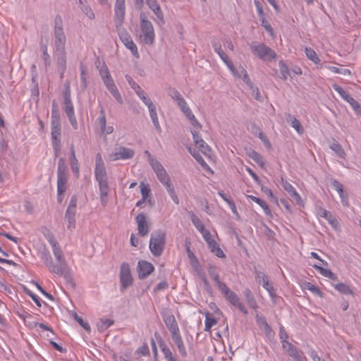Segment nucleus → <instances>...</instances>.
<instances>
[{
    "label": "nucleus",
    "mask_w": 361,
    "mask_h": 361,
    "mask_svg": "<svg viewBox=\"0 0 361 361\" xmlns=\"http://www.w3.org/2000/svg\"><path fill=\"white\" fill-rule=\"evenodd\" d=\"M165 188H166V190L168 191L170 197L173 200V201L176 204H178L179 202V200H178V197L176 194L173 184L172 183L168 184L167 185L165 186Z\"/></svg>",
    "instance_id": "nucleus-55"
},
{
    "label": "nucleus",
    "mask_w": 361,
    "mask_h": 361,
    "mask_svg": "<svg viewBox=\"0 0 361 361\" xmlns=\"http://www.w3.org/2000/svg\"><path fill=\"white\" fill-rule=\"evenodd\" d=\"M221 293L231 304L236 307L241 312L244 314H247V308L245 305L240 302L238 295L232 291L228 286Z\"/></svg>",
    "instance_id": "nucleus-8"
},
{
    "label": "nucleus",
    "mask_w": 361,
    "mask_h": 361,
    "mask_svg": "<svg viewBox=\"0 0 361 361\" xmlns=\"http://www.w3.org/2000/svg\"><path fill=\"white\" fill-rule=\"evenodd\" d=\"M243 294L249 307L253 309L254 310H257L258 308V305L255 300V296L252 291L250 290V288H245L243 292Z\"/></svg>",
    "instance_id": "nucleus-27"
},
{
    "label": "nucleus",
    "mask_w": 361,
    "mask_h": 361,
    "mask_svg": "<svg viewBox=\"0 0 361 361\" xmlns=\"http://www.w3.org/2000/svg\"><path fill=\"white\" fill-rule=\"evenodd\" d=\"M97 120H98V123L100 126L101 133L102 134L108 135V134H111L113 133V131H114L113 126L106 127V116H105V111H104L103 106H100L99 116V118Z\"/></svg>",
    "instance_id": "nucleus-16"
},
{
    "label": "nucleus",
    "mask_w": 361,
    "mask_h": 361,
    "mask_svg": "<svg viewBox=\"0 0 361 361\" xmlns=\"http://www.w3.org/2000/svg\"><path fill=\"white\" fill-rule=\"evenodd\" d=\"M57 68H66V52L65 49L56 50Z\"/></svg>",
    "instance_id": "nucleus-24"
},
{
    "label": "nucleus",
    "mask_w": 361,
    "mask_h": 361,
    "mask_svg": "<svg viewBox=\"0 0 361 361\" xmlns=\"http://www.w3.org/2000/svg\"><path fill=\"white\" fill-rule=\"evenodd\" d=\"M171 338L177 346V348L182 355V357H185L188 355L187 350L185 349V345L183 343V341L182 339L181 335L180 333L176 334L173 336H171Z\"/></svg>",
    "instance_id": "nucleus-22"
},
{
    "label": "nucleus",
    "mask_w": 361,
    "mask_h": 361,
    "mask_svg": "<svg viewBox=\"0 0 361 361\" xmlns=\"http://www.w3.org/2000/svg\"><path fill=\"white\" fill-rule=\"evenodd\" d=\"M140 190L142 194V197L147 200L148 196L151 192L149 185L148 184H145L144 183H140Z\"/></svg>",
    "instance_id": "nucleus-62"
},
{
    "label": "nucleus",
    "mask_w": 361,
    "mask_h": 361,
    "mask_svg": "<svg viewBox=\"0 0 361 361\" xmlns=\"http://www.w3.org/2000/svg\"><path fill=\"white\" fill-rule=\"evenodd\" d=\"M320 216L326 219L331 225L334 226L337 223V220L332 216L330 212L323 208H320Z\"/></svg>",
    "instance_id": "nucleus-44"
},
{
    "label": "nucleus",
    "mask_w": 361,
    "mask_h": 361,
    "mask_svg": "<svg viewBox=\"0 0 361 361\" xmlns=\"http://www.w3.org/2000/svg\"><path fill=\"white\" fill-rule=\"evenodd\" d=\"M61 121L51 123V142H61Z\"/></svg>",
    "instance_id": "nucleus-18"
},
{
    "label": "nucleus",
    "mask_w": 361,
    "mask_h": 361,
    "mask_svg": "<svg viewBox=\"0 0 361 361\" xmlns=\"http://www.w3.org/2000/svg\"><path fill=\"white\" fill-rule=\"evenodd\" d=\"M190 219L194 224V226L196 227V228L200 231V230H203L204 228V225L202 222V221L200 219V218L195 214L192 212H190Z\"/></svg>",
    "instance_id": "nucleus-47"
},
{
    "label": "nucleus",
    "mask_w": 361,
    "mask_h": 361,
    "mask_svg": "<svg viewBox=\"0 0 361 361\" xmlns=\"http://www.w3.org/2000/svg\"><path fill=\"white\" fill-rule=\"evenodd\" d=\"M152 11L154 12V13L156 15L157 18V23L159 25H164L165 23V20L160 6H158L157 8L152 9Z\"/></svg>",
    "instance_id": "nucleus-50"
},
{
    "label": "nucleus",
    "mask_w": 361,
    "mask_h": 361,
    "mask_svg": "<svg viewBox=\"0 0 361 361\" xmlns=\"http://www.w3.org/2000/svg\"><path fill=\"white\" fill-rule=\"evenodd\" d=\"M114 12L116 28H122L126 15L125 0H116Z\"/></svg>",
    "instance_id": "nucleus-10"
},
{
    "label": "nucleus",
    "mask_w": 361,
    "mask_h": 361,
    "mask_svg": "<svg viewBox=\"0 0 361 361\" xmlns=\"http://www.w3.org/2000/svg\"><path fill=\"white\" fill-rule=\"evenodd\" d=\"M54 121H60L59 106L55 100H53L51 104V122Z\"/></svg>",
    "instance_id": "nucleus-45"
},
{
    "label": "nucleus",
    "mask_w": 361,
    "mask_h": 361,
    "mask_svg": "<svg viewBox=\"0 0 361 361\" xmlns=\"http://www.w3.org/2000/svg\"><path fill=\"white\" fill-rule=\"evenodd\" d=\"M78 198L76 195H73L70 200L68 208L66 211L65 218L68 220V228L72 230L75 227V212Z\"/></svg>",
    "instance_id": "nucleus-9"
},
{
    "label": "nucleus",
    "mask_w": 361,
    "mask_h": 361,
    "mask_svg": "<svg viewBox=\"0 0 361 361\" xmlns=\"http://www.w3.org/2000/svg\"><path fill=\"white\" fill-rule=\"evenodd\" d=\"M334 288L336 290H337L339 293L342 294L354 295V293L353 292L350 286L346 285L345 283H339L335 284Z\"/></svg>",
    "instance_id": "nucleus-37"
},
{
    "label": "nucleus",
    "mask_w": 361,
    "mask_h": 361,
    "mask_svg": "<svg viewBox=\"0 0 361 361\" xmlns=\"http://www.w3.org/2000/svg\"><path fill=\"white\" fill-rule=\"evenodd\" d=\"M94 176L96 180L99 183L101 202L104 206L108 201L109 186L106 170L100 153H97L96 155Z\"/></svg>",
    "instance_id": "nucleus-2"
},
{
    "label": "nucleus",
    "mask_w": 361,
    "mask_h": 361,
    "mask_svg": "<svg viewBox=\"0 0 361 361\" xmlns=\"http://www.w3.org/2000/svg\"><path fill=\"white\" fill-rule=\"evenodd\" d=\"M188 151L192 154V156L196 159V161L205 169H209V166L204 161L202 157L200 154L196 151L195 148L189 147Z\"/></svg>",
    "instance_id": "nucleus-34"
},
{
    "label": "nucleus",
    "mask_w": 361,
    "mask_h": 361,
    "mask_svg": "<svg viewBox=\"0 0 361 361\" xmlns=\"http://www.w3.org/2000/svg\"><path fill=\"white\" fill-rule=\"evenodd\" d=\"M330 148L337 154L340 158L344 159L345 157V152L343 149L342 146L335 140L334 142L330 145Z\"/></svg>",
    "instance_id": "nucleus-36"
},
{
    "label": "nucleus",
    "mask_w": 361,
    "mask_h": 361,
    "mask_svg": "<svg viewBox=\"0 0 361 361\" xmlns=\"http://www.w3.org/2000/svg\"><path fill=\"white\" fill-rule=\"evenodd\" d=\"M145 154L147 156L148 161L155 173L165 169L161 164L155 157L151 155L149 151L146 150Z\"/></svg>",
    "instance_id": "nucleus-25"
},
{
    "label": "nucleus",
    "mask_w": 361,
    "mask_h": 361,
    "mask_svg": "<svg viewBox=\"0 0 361 361\" xmlns=\"http://www.w3.org/2000/svg\"><path fill=\"white\" fill-rule=\"evenodd\" d=\"M254 4L256 6L257 13L259 15V20L261 21V25L263 26L265 30L269 32L271 35L273 34V28L270 23L266 20L265 13L263 11V6L262 4L257 1L255 0Z\"/></svg>",
    "instance_id": "nucleus-14"
},
{
    "label": "nucleus",
    "mask_w": 361,
    "mask_h": 361,
    "mask_svg": "<svg viewBox=\"0 0 361 361\" xmlns=\"http://www.w3.org/2000/svg\"><path fill=\"white\" fill-rule=\"evenodd\" d=\"M114 321L109 319H101L97 324V329L99 332L106 330L110 326L113 325Z\"/></svg>",
    "instance_id": "nucleus-35"
},
{
    "label": "nucleus",
    "mask_w": 361,
    "mask_h": 361,
    "mask_svg": "<svg viewBox=\"0 0 361 361\" xmlns=\"http://www.w3.org/2000/svg\"><path fill=\"white\" fill-rule=\"evenodd\" d=\"M136 223L137 224L138 233L141 236L147 235L149 229V226L146 221V215L144 213L138 214L135 217Z\"/></svg>",
    "instance_id": "nucleus-15"
},
{
    "label": "nucleus",
    "mask_w": 361,
    "mask_h": 361,
    "mask_svg": "<svg viewBox=\"0 0 361 361\" xmlns=\"http://www.w3.org/2000/svg\"><path fill=\"white\" fill-rule=\"evenodd\" d=\"M70 164L72 171L76 175L77 177H78L80 173L79 165L78 161L75 157L73 145H72L71 147Z\"/></svg>",
    "instance_id": "nucleus-26"
},
{
    "label": "nucleus",
    "mask_w": 361,
    "mask_h": 361,
    "mask_svg": "<svg viewBox=\"0 0 361 361\" xmlns=\"http://www.w3.org/2000/svg\"><path fill=\"white\" fill-rule=\"evenodd\" d=\"M99 75H100L103 82L111 78L109 71L105 64L103 65L101 67V68L99 69Z\"/></svg>",
    "instance_id": "nucleus-61"
},
{
    "label": "nucleus",
    "mask_w": 361,
    "mask_h": 361,
    "mask_svg": "<svg viewBox=\"0 0 361 361\" xmlns=\"http://www.w3.org/2000/svg\"><path fill=\"white\" fill-rule=\"evenodd\" d=\"M44 235L52 247L56 263H54L52 257L47 249H44L40 252L41 258L44 262L50 272L59 276H63L68 283L74 286L75 283H73L72 275L60 245L51 231H48L47 233Z\"/></svg>",
    "instance_id": "nucleus-1"
},
{
    "label": "nucleus",
    "mask_w": 361,
    "mask_h": 361,
    "mask_svg": "<svg viewBox=\"0 0 361 361\" xmlns=\"http://www.w3.org/2000/svg\"><path fill=\"white\" fill-rule=\"evenodd\" d=\"M134 154L135 152L133 149L126 148L125 147H120L117 152L114 153L111 156L114 157V160H118L131 159Z\"/></svg>",
    "instance_id": "nucleus-17"
},
{
    "label": "nucleus",
    "mask_w": 361,
    "mask_h": 361,
    "mask_svg": "<svg viewBox=\"0 0 361 361\" xmlns=\"http://www.w3.org/2000/svg\"><path fill=\"white\" fill-rule=\"evenodd\" d=\"M168 94L176 102L181 99L183 97L180 92L174 87H169L168 89Z\"/></svg>",
    "instance_id": "nucleus-59"
},
{
    "label": "nucleus",
    "mask_w": 361,
    "mask_h": 361,
    "mask_svg": "<svg viewBox=\"0 0 361 361\" xmlns=\"http://www.w3.org/2000/svg\"><path fill=\"white\" fill-rule=\"evenodd\" d=\"M116 31L118 34L119 38L121 42L123 43L125 47L130 49L132 54L137 59L140 57L137 48L136 44L133 41V39L130 34L123 27L120 29H116Z\"/></svg>",
    "instance_id": "nucleus-7"
},
{
    "label": "nucleus",
    "mask_w": 361,
    "mask_h": 361,
    "mask_svg": "<svg viewBox=\"0 0 361 361\" xmlns=\"http://www.w3.org/2000/svg\"><path fill=\"white\" fill-rule=\"evenodd\" d=\"M286 118L287 122L298 132V133L300 135L303 133L304 129L300 122L294 116L290 114H287L286 115Z\"/></svg>",
    "instance_id": "nucleus-23"
},
{
    "label": "nucleus",
    "mask_w": 361,
    "mask_h": 361,
    "mask_svg": "<svg viewBox=\"0 0 361 361\" xmlns=\"http://www.w3.org/2000/svg\"><path fill=\"white\" fill-rule=\"evenodd\" d=\"M137 355L147 356L149 355V349L147 343H145L141 347L138 348L135 352Z\"/></svg>",
    "instance_id": "nucleus-63"
},
{
    "label": "nucleus",
    "mask_w": 361,
    "mask_h": 361,
    "mask_svg": "<svg viewBox=\"0 0 361 361\" xmlns=\"http://www.w3.org/2000/svg\"><path fill=\"white\" fill-rule=\"evenodd\" d=\"M165 245L166 233L164 231L158 230L152 233L149 247L154 256H161L164 252Z\"/></svg>",
    "instance_id": "nucleus-4"
},
{
    "label": "nucleus",
    "mask_w": 361,
    "mask_h": 361,
    "mask_svg": "<svg viewBox=\"0 0 361 361\" xmlns=\"http://www.w3.org/2000/svg\"><path fill=\"white\" fill-rule=\"evenodd\" d=\"M154 270V265L146 260H140L137 264V271L140 279H146Z\"/></svg>",
    "instance_id": "nucleus-13"
},
{
    "label": "nucleus",
    "mask_w": 361,
    "mask_h": 361,
    "mask_svg": "<svg viewBox=\"0 0 361 361\" xmlns=\"http://www.w3.org/2000/svg\"><path fill=\"white\" fill-rule=\"evenodd\" d=\"M281 184L283 189L288 192L290 197L296 200L298 204L302 201L300 195L297 192L293 186L283 177H281Z\"/></svg>",
    "instance_id": "nucleus-19"
},
{
    "label": "nucleus",
    "mask_w": 361,
    "mask_h": 361,
    "mask_svg": "<svg viewBox=\"0 0 361 361\" xmlns=\"http://www.w3.org/2000/svg\"><path fill=\"white\" fill-rule=\"evenodd\" d=\"M241 74L243 75V80L249 87L250 89H253V83L250 79L247 71L243 67H240Z\"/></svg>",
    "instance_id": "nucleus-58"
},
{
    "label": "nucleus",
    "mask_w": 361,
    "mask_h": 361,
    "mask_svg": "<svg viewBox=\"0 0 361 361\" xmlns=\"http://www.w3.org/2000/svg\"><path fill=\"white\" fill-rule=\"evenodd\" d=\"M165 188H166V190L168 191L170 197L173 200V201L176 204H178L179 202V200H178V197L176 194L173 184L172 183L168 184L167 185L165 186Z\"/></svg>",
    "instance_id": "nucleus-54"
},
{
    "label": "nucleus",
    "mask_w": 361,
    "mask_h": 361,
    "mask_svg": "<svg viewBox=\"0 0 361 361\" xmlns=\"http://www.w3.org/2000/svg\"><path fill=\"white\" fill-rule=\"evenodd\" d=\"M40 48L42 51V59L44 60L45 67L50 66L51 57L47 51V45L46 44L41 43Z\"/></svg>",
    "instance_id": "nucleus-43"
},
{
    "label": "nucleus",
    "mask_w": 361,
    "mask_h": 361,
    "mask_svg": "<svg viewBox=\"0 0 361 361\" xmlns=\"http://www.w3.org/2000/svg\"><path fill=\"white\" fill-rule=\"evenodd\" d=\"M104 83L105 86L106 87V88L109 90V91L111 92V94L114 96V97L119 103L121 104L123 102L122 97H121L116 85L114 84V82L112 78L104 81Z\"/></svg>",
    "instance_id": "nucleus-20"
},
{
    "label": "nucleus",
    "mask_w": 361,
    "mask_h": 361,
    "mask_svg": "<svg viewBox=\"0 0 361 361\" xmlns=\"http://www.w3.org/2000/svg\"><path fill=\"white\" fill-rule=\"evenodd\" d=\"M212 277L215 281L220 292H221L224 289H225L227 287L226 283L220 280L219 275L218 274V273L215 275L212 276Z\"/></svg>",
    "instance_id": "nucleus-64"
},
{
    "label": "nucleus",
    "mask_w": 361,
    "mask_h": 361,
    "mask_svg": "<svg viewBox=\"0 0 361 361\" xmlns=\"http://www.w3.org/2000/svg\"><path fill=\"white\" fill-rule=\"evenodd\" d=\"M250 48L252 53L262 61L276 60L277 58L276 51L264 43L252 42Z\"/></svg>",
    "instance_id": "nucleus-5"
},
{
    "label": "nucleus",
    "mask_w": 361,
    "mask_h": 361,
    "mask_svg": "<svg viewBox=\"0 0 361 361\" xmlns=\"http://www.w3.org/2000/svg\"><path fill=\"white\" fill-rule=\"evenodd\" d=\"M281 343L283 350L286 351L288 355L297 350V348L288 341H283Z\"/></svg>",
    "instance_id": "nucleus-51"
},
{
    "label": "nucleus",
    "mask_w": 361,
    "mask_h": 361,
    "mask_svg": "<svg viewBox=\"0 0 361 361\" xmlns=\"http://www.w3.org/2000/svg\"><path fill=\"white\" fill-rule=\"evenodd\" d=\"M279 69H280V78L283 80H286L288 78V75H290V70L288 67L286 65L285 62L283 60L279 61Z\"/></svg>",
    "instance_id": "nucleus-40"
},
{
    "label": "nucleus",
    "mask_w": 361,
    "mask_h": 361,
    "mask_svg": "<svg viewBox=\"0 0 361 361\" xmlns=\"http://www.w3.org/2000/svg\"><path fill=\"white\" fill-rule=\"evenodd\" d=\"M120 281H121V290L124 291L127 288L133 284V276L130 265L127 262H123L120 268Z\"/></svg>",
    "instance_id": "nucleus-6"
},
{
    "label": "nucleus",
    "mask_w": 361,
    "mask_h": 361,
    "mask_svg": "<svg viewBox=\"0 0 361 361\" xmlns=\"http://www.w3.org/2000/svg\"><path fill=\"white\" fill-rule=\"evenodd\" d=\"M63 110L66 115L74 114V107L71 97V87L70 81L66 80L64 85V90L63 91Z\"/></svg>",
    "instance_id": "nucleus-11"
},
{
    "label": "nucleus",
    "mask_w": 361,
    "mask_h": 361,
    "mask_svg": "<svg viewBox=\"0 0 361 361\" xmlns=\"http://www.w3.org/2000/svg\"><path fill=\"white\" fill-rule=\"evenodd\" d=\"M212 47L215 51V52L219 56L223 61H226L229 57L225 54V52L222 50L221 44L219 42H213Z\"/></svg>",
    "instance_id": "nucleus-46"
},
{
    "label": "nucleus",
    "mask_w": 361,
    "mask_h": 361,
    "mask_svg": "<svg viewBox=\"0 0 361 361\" xmlns=\"http://www.w3.org/2000/svg\"><path fill=\"white\" fill-rule=\"evenodd\" d=\"M217 321L216 319L211 317L209 313L206 314V319H205V326H204V331H210L211 328L216 324Z\"/></svg>",
    "instance_id": "nucleus-49"
},
{
    "label": "nucleus",
    "mask_w": 361,
    "mask_h": 361,
    "mask_svg": "<svg viewBox=\"0 0 361 361\" xmlns=\"http://www.w3.org/2000/svg\"><path fill=\"white\" fill-rule=\"evenodd\" d=\"M140 20L142 41L145 44H153L155 39L154 27L152 23L147 19V16L145 12L140 13Z\"/></svg>",
    "instance_id": "nucleus-3"
},
{
    "label": "nucleus",
    "mask_w": 361,
    "mask_h": 361,
    "mask_svg": "<svg viewBox=\"0 0 361 361\" xmlns=\"http://www.w3.org/2000/svg\"><path fill=\"white\" fill-rule=\"evenodd\" d=\"M256 322L259 327L263 328L266 334L269 335L271 334V328L267 323L266 318L264 317L259 316V314H257Z\"/></svg>",
    "instance_id": "nucleus-31"
},
{
    "label": "nucleus",
    "mask_w": 361,
    "mask_h": 361,
    "mask_svg": "<svg viewBox=\"0 0 361 361\" xmlns=\"http://www.w3.org/2000/svg\"><path fill=\"white\" fill-rule=\"evenodd\" d=\"M195 147L198 148V149L205 156H210L212 151L211 148L204 141L199 143V145L195 146Z\"/></svg>",
    "instance_id": "nucleus-52"
},
{
    "label": "nucleus",
    "mask_w": 361,
    "mask_h": 361,
    "mask_svg": "<svg viewBox=\"0 0 361 361\" xmlns=\"http://www.w3.org/2000/svg\"><path fill=\"white\" fill-rule=\"evenodd\" d=\"M249 157L259 165H260L262 167L264 166V163L263 161L262 157L258 152H257L255 150H252L249 153Z\"/></svg>",
    "instance_id": "nucleus-56"
},
{
    "label": "nucleus",
    "mask_w": 361,
    "mask_h": 361,
    "mask_svg": "<svg viewBox=\"0 0 361 361\" xmlns=\"http://www.w3.org/2000/svg\"><path fill=\"white\" fill-rule=\"evenodd\" d=\"M85 4L80 6L82 11L90 19L92 20L94 18V13L90 6L87 4V1L85 0Z\"/></svg>",
    "instance_id": "nucleus-57"
},
{
    "label": "nucleus",
    "mask_w": 361,
    "mask_h": 361,
    "mask_svg": "<svg viewBox=\"0 0 361 361\" xmlns=\"http://www.w3.org/2000/svg\"><path fill=\"white\" fill-rule=\"evenodd\" d=\"M345 101L350 104L357 115H361V106L357 100L349 94Z\"/></svg>",
    "instance_id": "nucleus-38"
},
{
    "label": "nucleus",
    "mask_w": 361,
    "mask_h": 361,
    "mask_svg": "<svg viewBox=\"0 0 361 361\" xmlns=\"http://www.w3.org/2000/svg\"><path fill=\"white\" fill-rule=\"evenodd\" d=\"M148 109L149 111L150 117L152 120V122L154 125L156 130L159 133H161V126H160L159 121H158V116H157V114L156 111V106L154 104L152 106L148 107Z\"/></svg>",
    "instance_id": "nucleus-32"
},
{
    "label": "nucleus",
    "mask_w": 361,
    "mask_h": 361,
    "mask_svg": "<svg viewBox=\"0 0 361 361\" xmlns=\"http://www.w3.org/2000/svg\"><path fill=\"white\" fill-rule=\"evenodd\" d=\"M305 54L307 57L314 62L315 64H319L320 63V59L317 54L316 51L312 48H305Z\"/></svg>",
    "instance_id": "nucleus-42"
},
{
    "label": "nucleus",
    "mask_w": 361,
    "mask_h": 361,
    "mask_svg": "<svg viewBox=\"0 0 361 361\" xmlns=\"http://www.w3.org/2000/svg\"><path fill=\"white\" fill-rule=\"evenodd\" d=\"M67 167L63 158L61 157L58 162L57 178L66 177Z\"/></svg>",
    "instance_id": "nucleus-39"
},
{
    "label": "nucleus",
    "mask_w": 361,
    "mask_h": 361,
    "mask_svg": "<svg viewBox=\"0 0 361 361\" xmlns=\"http://www.w3.org/2000/svg\"><path fill=\"white\" fill-rule=\"evenodd\" d=\"M312 267L324 277L329 278L333 281L337 280L338 278L336 275L334 273H333L330 269H325L317 264H314Z\"/></svg>",
    "instance_id": "nucleus-29"
},
{
    "label": "nucleus",
    "mask_w": 361,
    "mask_h": 361,
    "mask_svg": "<svg viewBox=\"0 0 361 361\" xmlns=\"http://www.w3.org/2000/svg\"><path fill=\"white\" fill-rule=\"evenodd\" d=\"M74 319L80 324V325L84 328L87 332H90L91 328L87 322L83 321L82 317H79L76 312L73 314Z\"/></svg>",
    "instance_id": "nucleus-60"
},
{
    "label": "nucleus",
    "mask_w": 361,
    "mask_h": 361,
    "mask_svg": "<svg viewBox=\"0 0 361 361\" xmlns=\"http://www.w3.org/2000/svg\"><path fill=\"white\" fill-rule=\"evenodd\" d=\"M54 45L56 50H61L65 49L66 36L63 30H54Z\"/></svg>",
    "instance_id": "nucleus-21"
},
{
    "label": "nucleus",
    "mask_w": 361,
    "mask_h": 361,
    "mask_svg": "<svg viewBox=\"0 0 361 361\" xmlns=\"http://www.w3.org/2000/svg\"><path fill=\"white\" fill-rule=\"evenodd\" d=\"M66 177L57 178V192L64 194L66 190Z\"/></svg>",
    "instance_id": "nucleus-48"
},
{
    "label": "nucleus",
    "mask_w": 361,
    "mask_h": 361,
    "mask_svg": "<svg viewBox=\"0 0 361 361\" xmlns=\"http://www.w3.org/2000/svg\"><path fill=\"white\" fill-rule=\"evenodd\" d=\"M137 96L140 98V99L143 102V103L147 106V107L152 106L154 105L152 100L147 96L145 92L140 87H137V90H135Z\"/></svg>",
    "instance_id": "nucleus-33"
},
{
    "label": "nucleus",
    "mask_w": 361,
    "mask_h": 361,
    "mask_svg": "<svg viewBox=\"0 0 361 361\" xmlns=\"http://www.w3.org/2000/svg\"><path fill=\"white\" fill-rule=\"evenodd\" d=\"M163 320L171 336L180 333L178 323L174 315L169 311L162 313Z\"/></svg>",
    "instance_id": "nucleus-12"
},
{
    "label": "nucleus",
    "mask_w": 361,
    "mask_h": 361,
    "mask_svg": "<svg viewBox=\"0 0 361 361\" xmlns=\"http://www.w3.org/2000/svg\"><path fill=\"white\" fill-rule=\"evenodd\" d=\"M165 188H166V190L168 191L170 197L173 200V201L176 204H178L179 202V200H178V197L176 194L173 184L172 183L168 184L167 185L165 186Z\"/></svg>",
    "instance_id": "nucleus-53"
},
{
    "label": "nucleus",
    "mask_w": 361,
    "mask_h": 361,
    "mask_svg": "<svg viewBox=\"0 0 361 361\" xmlns=\"http://www.w3.org/2000/svg\"><path fill=\"white\" fill-rule=\"evenodd\" d=\"M159 346L164 355V357L166 358V360H167V361H174L176 360V357L173 356L169 348L165 344V343L162 340L159 341Z\"/></svg>",
    "instance_id": "nucleus-30"
},
{
    "label": "nucleus",
    "mask_w": 361,
    "mask_h": 361,
    "mask_svg": "<svg viewBox=\"0 0 361 361\" xmlns=\"http://www.w3.org/2000/svg\"><path fill=\"white\" fill-rule=\"evenodd\" d=\"M159 180L164 185L171 183V178L166 169L156 173Z\"/></svg>",
    "instance_id": "nucleus-41"
},
{
    "label": "nucleus",
    "mask_w": 361,
    "mask_h": 361,
    "mask_svg": "<svg viewBox=\"0 0 361 361\" xmlns=\"http://www.w3.org/2000/svg\"><path fill=\"white\" fill-rule=\"evenodd\" d=\"M247 198L258 204L267 216H271V211L265 201L253 195H247Z\"/></svg>",
    "instance_id": "nucleus-28"
}]
</instances>
